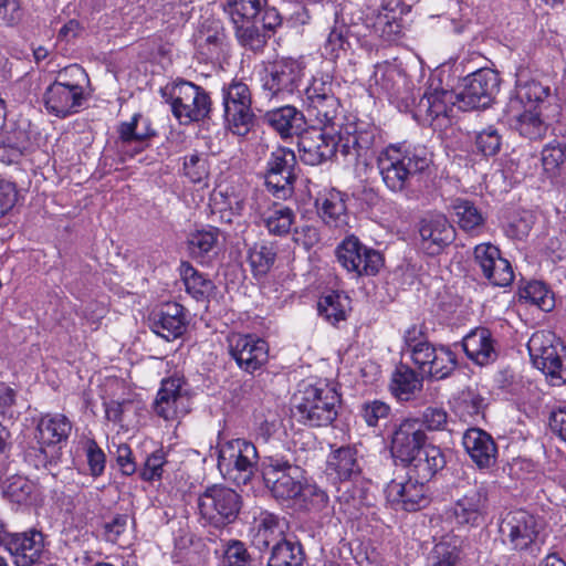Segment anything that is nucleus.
I'll return each instance as SVG.
<instances>
[{
    "instance_id": "obj_51",
    "label": "nucleus",
    "mask_w": 566,
    "mask_h": 566,
    "mask_svg": "<svg viewBox=\"0 0 566 566\" xmlns=\"http://www.w3.org/2000/svg\"><path fill=\"white\" fill-rule=\"evenodd\" d=\"M424 431H443L449 423L448 411L441 406L427 407L419 417H415Z\"/></svg>"
},
{
    "instance_id": "obj_60",
    "label": "nucleus",
    "mask_w": 566,
    "mask_h": 566,
    "mask_svg": "<svg viewBox=\"0 0 566 566\" xmlns=\"http://www.w3.org/2000/svg\"><path fill=\"white\" fill-rule=\"evenodd\" d=\"M24 15L21 0H0V22L6 25H17Z\"/></svg>"
},
{
    "instance_id": "obj_40",
    "label": "nucleus",
    "mask_w": 566,
    "mask_h": 566,
    "mask_svg": "<svg viewBox=\"0 0 566 566\" xmlns=\"http://www.w3.org/2000/svg\"><path fill=\"white\" fill-rule=\"evenodd\" d=\"M304 553L297 542L285 539L271 548L268 566H302Z\"/></svg>"
},
{
    "instance_id": "obj_37",
    "label": "nucleus",
    "mask_w": 566,
    "mask_h": 566,
    "mask_svg": "<svg viewBox=\"0 0 566 566\" xmlns=\"http://www.w3.org/2000/svg\"><path fill=\"white\" fill-rule=\"evenodd\" d=\"M422 382L413 369L399 365L391 376L390 391L399 401H409L422 389Z\"/></svg>"
},
{
    "instance_id": "obj_49",
    "label": "nucleus",
    "mask_w": 566,
    "mask_h": 566,
    "mask_svg": "<svg viewBox=\"0 0 566 566\" xmlns=\"http://www.w3.org/2000/svg\"><path fill=\"white\" fill-rule=\"evenodd\" d=\"M129 521L128 514H116L109 521H106L103 525L104 538L113 544L124 546L127 544L129 534Z\"/></svg>"
},
{
    "instance_id": "obj_23",
    "label": "nucleus",
    "mask_w": 566,
    "mask_h": 566,
    "mask_svg": "<svg viewBox=\"0 0 566 566\" xmlns=\"http://www.w3.org/2000/svg\"><path fill=\"white\" fill-rule=\"evenodd\" d=\"M17 566H32L41 562L44 554V535L35 530L23 533H10L4 542Z\"/></svg>"
},
{
    "instance_id": "obj_7",
    "label": "nucleus",
    "mask_w": 566,
    "mask_h": 566,
    "mask_svg": "<svg viewBox=\"0 0 566 566\" xmlns=\"http://www.w3.org/2000/svg\"><path fill=\"white\" fill-rule=\"evenodd\" d=\"M296 415L300 420L312 427L331 424L336 416V407L339 403V396L336 390L327 385H308L295 397Z\"/></svg>"
},
{
    "instance_id": "obj_3",
    "label": "nucleus",
    "mask_w": 566,
    "mask_h": 566,
    "mask_svg": "<svg viewBox=\"0 0 566 566\" xmlns=\"http://www.w3.org/2000/svg\"><path fill=\"white\" fill-rule=\"evenodd\" d=\"M241 496L233 489L213 484L198 496L197 506L203 526L222 530L234 523L241 510Z\"/></svg>"
},
{
    "instance_id": "obj_28",
    "label": "nucleus",
    "mask_w": 566,
    "mask_h": 566,
    "mask_svg": "<svg viewBox=\"0 0 566 566\" xmlns=\"http://www.w3.org/2000/svg\"><path fill=\"white\" fill-rule=\"evenodd\" d=\"M447 464L443 451L431 443H427L410 462H405L408 467V474L419 479L422 482H429Z\"/></svg>"
},
{
    "instance_id": "obj_56",
    "label": "nucleus",
    "mask_w": 566,
    "mask_h": 566,
    "mask_svg": "<svg viewBox=\"0 0 566 566\" xmlns=\"http://www.w3.org/2000/svg\"><path fill=\"white\" fill-rule=\"evenodd\" d=\"M502 144V137L497 129L490 126L478 134L475 145L484 156H494L499 153Z\"/></svg>"
},
{
    "instance_id": "obj_13",
    "label": "nucleus",
    "mask_w": 566,
    "mask_h": 566,
    "mask_svg": "<svg viewBox=\"0 0 566 566\" xmlns=\"http://www.w3.org/2000/svg\"><path fill=\"white\" fill-rule=\"evenodd\" d=\"M305 96L308 116L325 128L333 130L340 104L335 96L332 77L327 74L314 76L305 90Z\"/></svg>"
},
{
    "instance_id": "obj_22",
    "label": "nucleus",
    "mask_w": 566,
    "mask_h": 566,
    "mask_svg": "<svg viewBox=\"0 0 566 566\" xmlns=\"http://www.w3.org/2000/svg\"><path fill=\"white\" fill-rule=\"evenodd\" d=\"M474 259L491 284L505 287L513 282L514 272L512 265L506 259L501 256L497 247L491 243L476 245Z\"/></svg>"
},
{
    "instance_id": "obj_54",
    "label": "nucleus",
    "mask_w": 566,
    "mask_h": 566,
    "mask_svg": "<svg viewBox=\"0 0 566 566\" xmlns=\"http://www.w3.org/2000/svg\"><path fill=\"white\" fill-rule=\"evenodd\" d=\"M293 210L290 208H279L271 211L263 218V222L269 232L275 235L289 233L293 223Z\"/></svg>"
},
{
    "instance_id": "obj_35",
    "label": "nucleus",
    "mask_w": 566,
    "mask_h": 566,
    "mask_svg": "<svg viewBox=\"0 0 566 566\" xmlns=\"http://www.w3.org/2000/svg\"><path fill=\"white\" fill-rule=\"evenodd\" d=\"M36 430L41 446H53L67 440L72 422L64 415L46 413L40 418Z\"/></svg>"
},
{
    "instance_id": "obj_16",
    "label": "nucleus",
    "mask_w": 566,
    "mask_h": 566,
    "mask_svg": "<svg viewBox=\"0 0 566 566\" xmlns=\"http://www.w3.org/2000/svg\"><path fill=\"white\" fill-rule=\"evenodd\" d=\"M296 157L294 151L279 147L272 151L266 167L265 184L279 198H286L293 191Z\"/></svg>"
},
{
    "instance_id": "obj_8",
    "label": "nucleus",
    "mask_w": 566,
    "mask_h": 566,
    "mask_svg": "<svg viewBox=\"0 0 566 566\" xmlns=\"http://www.w3.org/2000/svg\"><path fill=\"white\" fill-rule=\"evenodd\" d=\"M258 463L255 446L244 439H232L218 444V469L237 484H247Z\"/></svg>"
},
{
    "instance_id": "obj_24",
    "label": "nucleus",
    "mask_w": 566,
    "mask_h": 566,
    "mask_svg": "<svg viewBox=\"0 0 566 566\" xmlns=\"http://www.w3.org/2000/svg\"><path fill=\"white\" fill-rule=\"evenodd\" d=\"M83 99L84 93L81 85L61 81L52 83L43 95L48 112L61 118L76 113Z\"/></svg>"
},
{
    "instance_id": "obj_59",
    "label": "nucleus",
    "mask_w": 566,
    "mask_h": 566,
    "mask_svg": "<svg viewBox=\"0 0 566 566\" xmlns=\"http://www.w3.org/2000/svg\"><path fill=\"white\" fill-rule=\"evenodd\" d=\"M223 566H251L250 556L243 543L231 541L223 554Z\"/></svg>"
},
{
    "instance_id": "obj_11",
    "label": "nucleus",
    "mask_w": 566,
    "mask_h": 566,
    "mask_svg": "<svg viewBox=\"0 0 566 566\" xmlns=\"http://www.w3.org/2000/svg\"><path fill=\"white\" fill-rule=\"evenodd\" d=\"M304 75V65L292 57H283L269 63L262 73V90L269 99H287L293 95Z\"/></svg>"
},
{
    "instance_id": "obj_21",
    "label": "nucleus",
    "mask_w": 566,
    "mask_h": 566,
    "mask_svg": "<svg viewBox=\"0 0 566 566\" xmlns=\"http://www.w3.org/2000/svg\"><path fill=\"white\" fill-rule=\"evenodd\" d=\"M422 250L429 255H438L455 238V230L443 214L423 217L418 223Z\"/></svg>"
},
{
    "instance_id": "obj_52",
    "label": "nucleus",
    "mask_w": 566,
    "mask_h": 566,
    "mask_svg": "<svg viewBox=\"0 0 566 566\" xmlns=\"http://www.w3.org/2000/svg\"><path fill=\"white\" fill-rule=\"evenodd\" d=\"M520 296L543 311H551L554 306L553 297L545 284L538 281L527 283L520 290Z\"/></svg>"
},
{
    "instance_id": "obj_46",
    "label": "nucleus",
    "mask_w": 566,
    "mask_h": 566,
    "mask_svg": "<svg viewBox=\"0 0 566 566\" xmlns=\"http://www.w3.org/2000/svg\"><path fill=\"white\" fill-rule=\"evenodd\" d=\"M455 355L451 349L441 346L436 349L424 375L436 379H444L455 369Z\"/></svg>"
},
{
    "instance_id": "obj_27",
    "label": "nucleus",
    "mask_w": 566,
    "mask_h": 566,
    "mask_svg": "<svg viewBox=\"0 0 566 566\" xmlns=\"http://www.w3.org/2000/svg\"><path fill=\"white\" fill-rule=\"evenodd\" d=\"M462 444L479 469H489L495 464L497 447L491 434L484 430L468 429L462 437Z\"/></svg>"
},
{
    "instance_id": "obj_64",
    "label": "nucleus",
    "mask_w": 566,
    "mask_h": 566,
    "mask_svg": "<svg viewBox=\"0 0 566 566\" xmlns=\"http://www.w3.org/2000/svg\"><path fill=\"white\" fill-rule=\"evenodd\" d=\"M117 464L122 472L126 475H132L136 471V464L133 460V452L127 443H120L115 451Z\"/></svg>"
},
{
    "instance_id": "obj_62",
    "label": "nucleus",
    "mask_w": 566,
    "mask_h": 566,
    "mask_svg": "<svg viewBox=\"0 0 566 566\" xmlns=\"http://www.w3.org/2000/svg\"><path fill=\"white\" fill-rule=\"evenodd\" d=\"M18 190L13 182L0 178V217L8 213L15 205Z\"/></svg>"
},
{
    "instance_id": "obj_5",
    "label": "nucleus",
    "mask_w": 566,
    "mask_h": 566,
    "mask_svg": "<svg viewBox=\"0 0 566 566\" xmlns=\"http://www.w3.org/2000/svg\"><path fill=\"white\" fill-rule=\"evenodd\" d=\"M527 348L533 365L539 369L553 386L566 382L565 347L555 335L537 332L530 338Z\"/></svg>"
},
{
    "instance_id": "obj_55",
    "label": "nucleus",
    "mask_w": 566,
    "mask_h": 566,
    "mask_svg": "<svg viewBox=\"0 0 566 566\" xmlns=\"http://www.w3.org/2000/svg\"><path fill=\"white\" fill-rule=\"evenodd\" d=\"M184 171L192 182L203 181L209 175L207 157L199 154H191L185 157Z\"/></svg>"
},
{
    "instance_id": "obj_42",
    "label": "nucleus",
    "mask_w": 566,
    "mask_h": 566,
    "mask_svg": "<svg viewBox=\"0 0 566 566\" xmlns=\"http://www.w3.org/2000/svg\"><path fill=\"white\" fill-rule=\"evenodd\" d=\"M348 298L337 292L324 295L318 302V313L335 325L346 318Z\"/></svg>"
},
{
    "instance_id": "obj_31",
    "label": "nucleus",
    "mask_w": 566,
    "mask_h": 566,
    "mask_svg": "<svg viewBox=\"0 0 566 566\" xmlns=\"http://www.w3.org/2000/svg\"><path fill=\"white\" fill-rule=\"evenodd\" d=\"M485 505L484 489H472L454 503L452 517L459 525L478 526L483 520Z\"/></svg>"
},
{
    "instance_id": "obj_20",
    "label": "nucleus",
    "mask_w": 566,
    "mask_h": 566,
    "mask_svg": "<svg viewBox=\"0 0 566 566\" xmlns=\"http://www.w3.org/2000/svg\"><path fill=\"white\" fill-rule=\"evenodd\" d=\"M426 483L411 474L405 482L392 480L385 490L387 500L396 510L419 511L429 504Z\"/></svg>"
},
{
    "instance_id": "obj_6",
    "label": "nucleus",
    "mask_w": 566,
    "mask_h": 566,
    "mask_svg": "<svg viewBox=\"0 0 566 566\" xmlns=\"http://www.w3.org/2000/svg\"><path fill=\"white\" fill-rule=\"evenodd\" d=\"M226 127L234 135L245 136L253 128L252 93L242 80H232L222 87Z\"/></svg>"
},
{
    "instance_id": "obj_15",
    "label": "nucleus",
    "mask_w": 566,
    "mask_h": 566,
    "mask_svg": "<svg viewBox=\"0 0 566 566\" xmlns=\"http://www.w3.org/2000/svg\"><path fill=\"white\" fill-rule=\"evenodd\" d=\"M227 342L230 356L242 370L249 374L254 373L268 361V343L255 335L233 333L228 336Z\"/></svg>"
},
{
    "instance_id": "obj_53",
    "label": "nucleus",
    "mask_w": 566,
    "mask_h": 566,
    "mask_svg": "<svg viewBox=\"0 0 566 566\" xmlns=\"http://www.w3.org/2000/svg\"><path fill=\"white\" fill-rule=\"evenodd\" d=\"M460 549L457 545L440 542L434 545L429 554V566H459Z\"/></svg>"
},
{
    "instance_id": "obj_30",
    "label": "nucleus",
    "mask_w": 566,
    "mask_h": 566,
    "mask_svg": "<svg viewBox=\"0 0 566 566\" xmlns=\"http://www.w3.org/2000/svg\"><path fill=\"white\" fill-rule=\"evenodd\" d=\"M122 151L133 157L147 146V139L155 135L148 119L135 114L130 122L122 123L118 129Z\"/></svg>"
},
{
    "instance_id": "obj_18",
    "label": "nucleus",
    "mask_w": 566,
    "mask_h": 566,
    "mask_svg": "<svg viewBox=\"0 0 566 566\" xmlns=\"http://www.w3.org/2000/svg\"><path fill=\"white\" fill-rule=\"evenodd\" d=\"M185 380L180 377H169L161 380L154 410L165 420H175L187 415L191 409V398L184 389Z\"/></svg>"
},
{
    "instance_id": "obj_43",
    "label": "nucleus",
    "mask_w": 566,
    "mask_h": 566,
    "mask_svg": "<svg viewBox=\"0 0 566 566\" xmlns=\"http://www.w3.org/2000/svg\"><path fill=\"white\" fill-rule=\"evenodd\" d=\"M258 22L259 21L233 23L239 43L253 52L262 51L266 44L268 38L265 33L261 32Z\"/></svg>"
},
{
    "instance_id": "obj_47",
    "label": "nucleus",
    "mask_w": 566,
    "mask_h": 566,
    "mask_svg": "<svg viewBox=\"0 0 566 566\" xmlns=\"http://www.w3.org/2000/svg\"><path fill=\"white\" fill-rule=\"evenodd\" d=\"M276 259V248L271 244H255L250 253L249 261L255 275L266 274Z\"/></svg>"
},
{
    "instance_id": "obj_61",
    "label": "nucleus",
    "mask_w": 566,
    "mask_h": 566,
    "mask_svg": "<svg viewBox=\"0 0 566 566\" xmlns=\"http://www.w3.org/2000/svg\"><path fill=\"white\" fill-rule=\"evenodd\" d=\"M166 463L163 450L153 452L145 461L140 476L145 481H154L161 478L163 467Z\"/></svg>"
},
{
    "instance_id": "obj_4",
    "label": "nucleus",
    "mask_w": 566,
    "mask_h": 566,
    "mask_svg": "<svg viewBox=\"0 0 566 566\" xmlns=\"http://www.w3.org/2000/svg\"><path fill=\"white\" fill-rule=\"evenodd\" d=\"M163 97L171 106L174 116L184 124L203 120L211 111V99L200 86L179 81L161 90Z\"/></svg>"
},
{
    "instance_id": "obj_48",
    "label": "nucleus",
    "mask_w": 566,
    "mask_h": 566,
    "mask_svg": "<svg viewBox=\"0 0 566 566\" xmlns=\"http://www.w3.org/2000/svg\"><path fill=\"white\" fill-rule=\"evenodd\" d=\"M34 491V484L25 476L13 475L3 485V495L13 503H27Z\"/></svg>"
},
{
    "instance_id": "obj_44",
    "label": "nucleus",
    "mask_w": 566,
    "mask_h": 566,
    "mask_svg": "<svg viewBox=\"0 0 566 566\" xmlns=\"http://www.w3.org/2000/svg\"><path fill=\"white\" fill-rule=\"evenodd\" d=\"M452 209L458 218L461 229L472 231L483 226L484 217L473 202L457 198L452 201Z\"/></svg>"
},
{
    "instance_id": "obj_38",
    "label": "nucleus",
    "mask_w": 566,
    "mask_h": 566,
    "mask_svg": "<svg viewBox=\"0 0 566 566\" xmlns=\"http://www.w3.org/2000/svg\"><path fill=\"white\" fill-rule=\"evenodd\" d=\"M283 525L280 518L269 512H262L258 521L256 532L253 537V545L262 549L274 547L285 541Z\"/></svg>"
},
{
    "instance_id": "obj_9",
    "label": "nucleus",
    "mask_w": 566,
    "mask_h": 566,
    "mask_svg": "<svg viewBox=\"0 0 566 566\" xmlns=\"http://www.w3.org/2000/svg\"><path fill=\"white\" fill-rule=\"evenodd\" d=\"M542 531L543 521L524 510L509 512L500 526L504 541L510 543L513 549L532 554L541 549Z\"/></svg>"
},
{
    "instance_id": "obj_2",
    "label": "nucleus",
    "mask_w": 566,
    "mask_h": 566,
    "mask_svg": "<svg viewBox=\"0 0 566 566\" xmlns=\"http://www.w3.org/2000/svg\"><path fill=\"white\" fill-rule=\"evenodd\" d=\"M551 87L532 80L517 85L515 98L510 102V108L524 105V111L513 116L511 126L522 137L530 140H541L545 137L551 118H557V112H563L559 104L552 101Z\"/></svg>"
},
{
    "instance_id": "obj_57",
    "label": "nucleus",
    "mask_w": 566,
    "mask_h": 566,
    "mask_svg": "<svg viewBox=\"0 0 566 566\" xmlns=\"http://www.w3.org/2000/svg\"><path fill=\"white\" fill-rule=\"evenodd\" d=\"M390 407L380 400L365 402L360 408V416L369 427H377L381 420L389 417Z\"/></svg>"
},
{
    "instance_id": "obj_63",
    "label": "nucleus",
    "mask_w": 566,
    "mask_h": 566,
    "mask_svg": "<svg viewBox=\"0 0 566 566\" xmlns=\"http://www.w3.org/2000/svg\"><path fill=\"white\" fill-rule=\"evenodd\" d=\"M86 457L92 475H101L105 469V454L94 440L87 442Z\"/></svg>"
},
{
    "instance_id": "obj_34",
    "label": "nucleus",
    "mask_w": 566,
    "mask_h": 566,
    "mask_svg": "<svg viewBox=\"0 0 566 566\" xmlns=\"http://www.w3.org/2000/svg\"><path fill=\"white\" fill-rule=\"evenodd\" d=\"M318 216L325 224L338 230H345L348 226L349 216L342 192L333 190L319 197L315 201Z\"/></svg>"
},
{
    "instance_id": "obj_50",
    "label": "nucleus",
    "mask_w": 566,
    "mask_h": 566,
    "mask_svg": "<svg viewBox=\"0 0 566 566\" xmlns=\"http://www.w3.org/2000/svg\"><path fill=\"white\" fill-rule=\"evenodd\" d=\"M219 230L213 227L196 230L188 239L191 253L196 256L208 254L217 244Z\"/></svg>"
},
{
    "instance_id": "obj_36",
    "label": "nucleus",
    "mask_w": 566,
    "mask_h": 566,
    "mask_svg": "<svg viewBox=\"0 0 566 566\" xmlns=\"http://www.w3.org/2000/svg\"><path fill=\"white\" fill-rule=\"evenodd\" d=\"M327 470L340 481L357 478L361 472L357 450L354 447L346 446L333 451L327 460Z\"/></svg>"
},
{
    "instance_id": "obj_14",
    "label": "nucleus",
    "mask_w": 566,
    "mask_h": 566,
    "mask_svg": "<svg viewBox=\"0 0 566 566\" xmlns=\"http://www.w3.org/2000/svg\"><path fill=\"white\" fill-rule=\"evenodd\" d=\"M336 256L340 265L356 276L376 275L382 266L381 254L364 245L358 238H345L336 249Z\"/></svg>"
},
{
    "instance_id": "obj_12",
    "label": "nucleus",
    "mask_w": 566,
    "mask_h": 566,
    "mask_svg": "<svg viewBox=\"0 0 566 566\" xmlns=\"http://www.w3.org/2000/svg\"><path fill=\"white\" fill-rule=\"evenodd\" d=\"M500 75L491 69H480L462 81L458 107L462 111L484 109L492 105L500 90Z\"/></svg>"
},
{
    "instance_id": "obj_1",
    "label": "nucleus",
    "mask_w": 566,
    "mask_h": 566,
    "mask_svg": "<svg viewBox=\"0 0 566 566\" xmlns=\"http://www.w3.org/2000/svg\"><path fill=\"white\" fill-rule=\"evenodd\" d=\"M377 167L390 191L409 195L416 180L431 175L433 155L423 145L391 144L379 154Z\"/></svg>"
},
{
    "instance_id": "obj_33",
    "label": "nucleus",
    "mask_w": 566,
    "mask_h": 566,
    "mask_svg": "<svg viewBox=\"0 0 566 566\" xmlns=\"http://www.w3.org/2000/svg\"><path fill=\"white\" fill-rule=\"evenodd\" d=\"M455 104H458V93L430 87L420 97L416 112L418 116L433 120L440 116H447L449 105Z\"/></svg>"
},
{
    "instance_id": "obj_41",
    "label": "nucleus",
    "mask_w": 566,
    "mask_h": 566,
    "mask_svg": "<svg viewBox=\"0 0 566 566\" xmlns=\"http://www.w3.org/2000/svg\"><path fill=\"white\" fill-rule=\"evenodd\" d=\"M266 4V0H228L224 11L233 23L259 21L258 17Z\"/></svg>"
},
{
    "instance_id": "obj_39",
    "label": "nucleus",
    "mask_w": 566,
    "mask_h": 566,
    "mask_svg": "<svg viewBox=\"0 0 566 566\" xmlns=\"http://www.w3.org/2000/svg\"><path fill=\"white\" fill-rule=\"evenodd\" d=\"M181 275L186 291L197 301H207L216 290L214 283L189 263L182 264Z\"/></svg>"
},
{
    "instance_id": "obj_45",
    "label": "nucleus",
    "mask_w": 566,
    "mask_h": 566,
    "mask_svg": "<svg viewBox=\"0 0 566 566\" xmlns=\"http://www.w3.org/2000/svg\"><path fill=\"white\" fill-rule=\"evenodd\" d=\"M294 503L304 511L321 512L328 505V495L316 484H311L306 481Z\"/></svg>"
},
{
    "instance_id": "obj_32",
    "label": "nucleus",
    "mask_w": 566,
    "mask_h": 566,
    "mask_svg": "<svg viewBox=\"0 0 566 566\" xmlns=\"http://www.w3.org/2000/svg\"><path fill=\"white\" fill-rule=\"evenodd\" d=\"M264 122L277 132L282 138L294 135L298 137L304 130L305 116L294 106L285 105L266 112Z\"/></svg>"
},
{
    "instance_id": "obj_25",
    "label": "nucleus",
    "mask_w": 566,
    "mask_h": 566,
    "mask_svg": "<svg viewBox=\"0 0 566 566\" xmlns=\"http://www.w3.org/2000/svg\"><path fill=\"white\" fill-rule=\"evenodd\" d=\"M462 348L467 357L479 366H486L497 359L496 340L486 327H475L462 339Z\"/></svg>"
},
{
    "instance_id": "obj_58",
    "label": "nucleus",
    "mask_w": 566,
    "mask_h": 566,
    "mask_svg": "<svg viewBox=\"0 0 566 566\" xmlns=\"http://www.w3.org/2000/svg\"><path fill=\"white\" fill-rule=\"evenodd\" d=\"M566 160V148L563 143L548 144L542 150V164L546 171L554 172Z\"/></svg>"
},
{
    "instance_id": "obj_19",
    "label": "nucleus",
    "mask_w": 566,
    "mask_h": 566,
    "mask_svg": "<svg viewBox=\"0 0 566 566\" xmlns=\"http://www.w3.org/2000/svg\"><path fill=\"white\" fill-rule=\"evenodd\" d=\"M336 135L328 128L304 129L297 142L301 160L311 166H317L332 159L337 151Z\"/></svg>"
},
{
    "instance_id": "obj_29",
    "label": "nucleus",
    "mask_w": 566,
    "mask_h": 566,
    "mask_svg": "<svg viewBox=\"0 0 566 566\" xmlns=\"http://www.w3.org/2000/svg\"><path fill=\"white\" fill-rule=\"evenodd\" d=\"M151 329L167 340L181 336L186 331L184 306L175 302L163 305L151 317Z\"/></svg>"
},
{
    "instance_id": "obj_17",
    "label": "nucleus",
    "mask_w": 566,
    "mask_h": 566,
    "mask_svg": "<svg viewBox=\"0 0 566 566\" xmlns=\"http://www.w3.org/2000/svg\"><path fill=\"white\" fill-rule=\"evenodd\" d=\"M427 433L416 418H405L395 424L390 438V452L401 464L410 462L428 442Z\"/></svg>"
},
{
    "instance_id": "obj_26",
    "label": "nucleus",
    "mask_w": 566,
    "mask_h": 566,
    "mask_svg": "<svg viewBox=\"0 0 566 566\" xmlns=\"http://www.w3.org/2000/svg\"><path fill=\"white\" fill-rule=\"evenodd\" d=\"M375 139L376 128L374 126L365 123H350L336 136L337 150L344 156L354 155L358 158L373 147Z\"/></svg>"
},
{
    "instance_id": "obj_10",
    "label": "nucleus",
    "mask_w": 566,
    "mask_h": 566,
    "mask_svg": "<svg viewBox=\"0 0 566 566\" xmlns=\"http://www.w3.org/2000/svg\"><path fill=\"white\" fill-rule=\"evenodd\" d=\"M263 480L271 494L283 501H295L306 482L301 467L277 457H269L263 462Z\"/></svg>"
}]
</instances>
